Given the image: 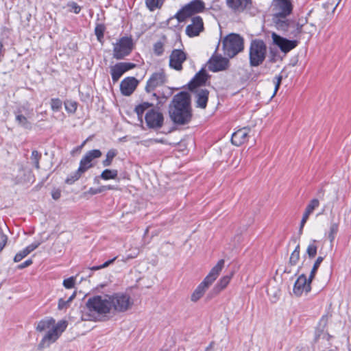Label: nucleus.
<instances>
[{
	"instance_id": "1",
	"label": "nucleus",
	"mask_w": 351,
	"mask_h": 351,
	"mask_svg": "<svg viewBox=\"0 0 351 351\" xmlns=\"http://www.w3.org/2000/svg\"><path fill=\"white\" fill-rule=\"evenodd\" d=\"M67 325L66 321L60 320L56 323L52 317H47L38 322L36 327V331L42 332L47 330L38 346V349L43 350L55 343L66 330Z\"/></svg>"
},
{
	"instance_id": "2",
	"label": "nucleus",
	"mask_w": 351,
	"mask_h": 351,
	"mask_svg": "<svg viewBox=\"0 0 351 351\" xmlns=\"http://www.w3.org/2000/svg\"><path fill=\"white\" fill-rule=\"evenodd\" d=\"M110 295H95L89 298L82 313L84 321H97L101 316L112 313Z\"/></svg>"
},
{
	"instance_id": "3",
	"label": "nucleus",
	"mask_w": 351,
	"mask_h": 351,
	"mask_svg": "<svg viewBox=\"0 0 351 351\" xmlns=\"http://www.w3.org/2000/svg\"><path fill=\"white\" fill-rule=\"evenodd\" d=\"M169 116L176 124L184 125L191 119L190 96L186 92H180L173 97L169 106Z\"/></svg>"
},
{
	"instance_id": "4",
	"label": "nucleus",
	"mask_w": 351,
	"mask_h": 351,
	"mask_svg": "<svg viewBox=\"0 0 351 351\" xmlns=\"http://www.w3.org/2000/svg\"><path fill=\"white\" fill-rule=\"evenodd\" d=\"M225 261L223 259L219 260L217 263L212 268L209 274L206 276L204 280L196 287L191 296V300L196 302L204 294L208 288L217 279L222 269L224 267Z\"/></svg>"
},
{
	"instance_id": "5",
	"label": "nucleus",
	"mask_w": 351,
	"mask_h": 351,
	"mask_svg": "<svg viewBox=\"0 0 351 351\" xmlns=\"http://www.w3.org/2000/svg\"><path fill=\"white\" fill-rule=\"evenodd\" d=\"M267 47L263 40H255L251 43L249 58L251 66H258L265 60Z\"/></svg>"
},
{
	"instance_id": "6",
	"label": "nucleus",
	"mask_w": 351,
	"mask_h": 351,
	"mask_svg": "<svg viewBox=\"0 0 351 351\" xmlns=\"http://www.w3.org/2000/svg\"><path fill=\"white\" fill-rule=\"evenodd\" d=\"M224 53L232 58L243 49V39L239 34H230L223 40Z\"/></svg>"
},
{
	"instance_id": "7",
	"label": "nucleus",
	"mask_w": 351,
	"mask_h": 351,
	"mask_svg": "<svg viewBox=\"0 0 351 351\" xmlns=\"http://www.w3.org/2000/svg\"><path fill=\"white\" fill-rule=\"evenodd\" d=\"M111 311L112 313L125 312L133 305L130 296L126 293H117L110 295Z\"/></svg>"
},
{
	"instance_id": "8",
	"label": "nucleus",
	"mask_w": 351,
	"mask_h": 351,
	"mask_svg": "<svg viewBox=\"0 0 351 351\" xmlns=\"http://www.w3.org/2000/svg\"><path fill=\"white\" fill-rule=\"evenodd\" d=\"M204 8L205 5L202 0H193L177 12L176 18L179 22H182L186 18L202 12Z\"/></svg>"
},
{
	"instance_id": "9",
	"label": "nucleus",
	"mask_w": 351,
	"mask_h": 351,
	"mask_svg": "<svg viewBox=\"0 0 351 351\" xmlns=\"http://www.w3.org/2000/svg\"><path fill=\"white\" fill-rule=\"evenodd\" d=\"M132 47L133 43L130 38H121L113 44V58L117 60L123 59L131 53Z\"/></svg>"
},
{
	"instance_id": "10",
	"label": "nucleus",
	"mask_w": 351,
	"mask_h": 351,
	"mask_svg": "<svg viewBox=\"0 0 351 351\" xmlns=\"http://www.w3.org/2000/svg\"><path fill=\"white\" fill-rule=\"evenodd\" d=\"M147 125L149 128H160L163 125L164 117L162 114L155 109H149L145 117Z\"/></svg>"
},
{
	"instance_id": "11",
	"label": "nucleus",
	"mask_w": 351,
	"mask_h": 351,
	"mask_svg": "<svg viewBox=\"0 0 351 351\" xmlns=\"http://www.w3.org/2000/svg\"><path fill=\"white\" fill-rule=\"evenodd\" d=\"M208 69L213 72H218L227 69L229 60L220 55H213L207 63Z\"/></svg>"
},
{
	"instance_id": "12",
	"label": "nucleus",
	"mask_w": 351,
	"mask_h": 351,
	"mask_svg": "<svg viewBox=\"0 0 351 351\" xmlns=\"http://www.w3.org/2000/svg\"><path fill=\"white\" fill-rule=\"evenodd\" d=\"M311 281L312 280H310V276L307 279L304 274H301L295 282L293 289V293L296 296H300L304 293H308L311 291Z\"/></svg>"
},
{
	"instance_id": "13",
	"label": "nucleus",
	"mask_w": 351,
	"mask_h": 351,
	"mask_svg": "<svg viewBox=\"0 0 351 351\" xmlns=\"http://www.w3.org/2000/svg\"><path fill=\"white\" fill-rule=\"evenodd\" d=\"M136 64L131 62H119L110 67V74L114 82H117L120 77L129 70L134 69Z\"/></svg>"
},
{
	"instance_id": "14",
	"label": "nucleus",
	"mask_w": 351,
	"mask_h": 351,
	"mask_svg": "<svg viewBox=\"0 0 351 351\" xmlns=\"http://www.w3.org/2000/svg\"><path fill=\"white\" fill-rule=\"evenodd\" d=\"M102 154L99 149L88 151L82 158L80 162V167L85 172L94 166L93 160L101 156Z\"/></svg>"
},
{
	"instance_id": "15",
	"label": "nucleus",
	"mask_w": 351,
	"mask_h": 351,
	"mask_svg": "<svg viewBox=\"0 0 351 351\" xmlns=\"http://www.w3.org/2000/svg\"><path fill=\"white\" fill-rule=\"evenodd\" d=\"M186 56L180 49H174L169 56V66L176 71L182 69V64L186 60Z\"/></svg>"
},
{
	"instance_id": "16",
	"label": "nucleus",
	"mask_w": 351,
	"mask_h": 351,
	"mask_svg": "<svg viewBox=\"0 0 351 351\" xmlns=\"http://www.w3.org/2000/svg\"><path fill=\"white\" fill-rule=\"evenodd\" d=\"M166 82V77L162 71L153 73L147 82L145 90L147 93L152 92L156 88L162 86Z\"/></svg>"
},
{
	"instance_id": "17",
	"label": "nucleus",
	"mask_w": 351,
	"mask_h": 351,
	"mask_svg": "<svg viewBox=\"0 0 351 351\" xmlns=\"http://www.w3.org/2000/svg\"><path fill=\"white\" fill-rule=\"evenodd\" d=\"M204 30V23L202 19L199 16H194L191 19V23L186 27V34L189 37L198 36Z\"/></svg>"
},
{
	"instance_id": "18",
	"label": "nucleus",
	"mask_w": 351,
	"mask_h": 351,
	"mask_svg": "<svg viewBox=\"0 0 351 351\" xmlns=\"http://www.w3.org/2000/svg\"><path fill=\"white\" fill-rule=\"evenodd\" d=\"M271 37L274 43L280 49V50L285 53L289 52L297 46V41L289 40L287 38L281 37L276 33H273Z\"/></svg>"
},
{
	"instance_id": "19",
	"label": "nucleus",
	"mask_w": 351,
	"mask_h": 351,
	"mask_svg": "<svg viewBox=\"0 0 351 351\" xmlns=\"http://www.w3.org/2000/svg\"><path fill=\"white\" fill-rule=\"evenodd\" d=\"M226 5L233 12L240 14L252 6V0H226Z\"/></svg>"
},
{
	"instance_id": "20",
	"label": "nucleus",
	"mask_w": 351,
	"mask_h": 351,
	"mask_svg": "<svg viewBox=\"0 0 351 351\" xmlns=\"http://www.w3.org/2000/svg\"><path fill=\"white\" fill-rule=\"evenodd\" d=\"M273 5L276 16H288L292 11L290 0H273Z\"/></svg>"
},
{
	"instance_id": "21",
	"label": "nucleus",
	"mask_w": 351,
	"mask_h": 351,
	"mask_svg": "<svg viewBox=\"0 0 351 351\" xmlns=\"http://www.w3.org/2000/svg\"><path fill=\"white\" fill-rule=\"evenodd\" d=\"M138 80L134 77H128L123 79L120 84V90L125 96L130 95L138 85Z\"/></svg>"
},
{
	"instance_id": "22",
	"label": "nucleus",
	"mask_w": 351,
	"mask_h": 351,
	"mask_svg": "<svg viewBox=\"0 0 351 351\" xmlns=\"http://www.w3.org/2000/svg\"><path fill=\"white\" fill-rule=\"evenodd\" d=\"M306 19H301L298 21H290L287 33L290 36L298 37L303 32V27L306 23Z\"/></svg>"
},
{
	"instance_id": "23",
	"label": "nucleus",
	"mask_w": 351,
	"mask_h": 351,
	"mask_svg": "<svg viewBox=\"0 0 351 351\" xmlns=\"http://www.w3.org/2000/svg\"><path fill=\"white\" fill-rule=\"evenodd\" d=\"M250 129L247 128H243L238 130L234 132L232 135L231 142L236 146H239L247 141Z\"/></svg>"
},
{
	"instance_id": "24",
	"label": "nucleus",
	"mask_w": 351,
	"mask_h": 351,
	"mask_svg": "<svg viewBox=\"0 0 351 351\" xmlns=\"http://www.w3.org/2000/svg\"><path fill=\"white\" fill-rule=\"evenodd\" d=\"M209 91L206 88H197L195 90L196 107L206 108L208 100Z\"/></svg>"
},
{
	"instance_id": "25",
	"label": "nucleus",
	"mask_w": 351,
	"mask_h": 351,
	"mask_svg": "<svg viewBox=\"0 0 351 351\" xmlns=\"http://www.w3.org/2000/svg\"><path fill=\"white\" fill-rule=\"evenodd\" d=\"M206 80H207L206 73L204 70L202 69L197 73H196V75L194 76V77L189 82V88L191 90H193L195 88H197L198 86H200L204 84Z\"/></svg>"
},
{
	"instance_id": "26",
	"label": "nucleus",
	"mask_w": 351,
	"mask_h": 351,
	"mask_svg": "<svg viewBox=\"0 0 351 351\" xmlns=\"http://www.w3.org/2000/svg\"><path fill=\"white\" fill-rule=\"evenodd\" d=\"M40 245V243L39 241H35V242L32 243V244L29 245L25 248H24L23 250H21L19 252L16 254V255L14 257V263L20 262L23 258L26 257L32 251L36 250Z\"/></svg>"
},
{
	"instance_id": "27",
	"label": "nucleus",
	"mask_w": 351,
	"mask_h": 351,
	"mask_svg": "<svg viewBox=\"0 0 351 351\" xmlns=\"http://www.w3.org/2000/svg\"><path fill=\"white\" fill-rule=\"evenodd\" d=\"M286 16H276V14H274L273 20L276 27L278 30L287 32L290 20L287 19Z\"/></svg>"
},
{
	"instance_id": "28",
	"label": "nucleus",
	"mask_w": 351,
	"mask_h": 351,
	"mask_svg": "<svg viewBox=\"0 0 351 351\" xmlns=\"http://www.w3.org/2000/svg\"><path fill=\"white\" fill-rule=\"evenodd\" d=\"M232 276H233V274L231 273L230 275H226V276H223L219 280V282L217 283V285H215V287L213 289V291L216 293H218L227 287V285L229 284Z\"/></svg>"
},
{
	"instance_id": "29",
	"label": "nucleus",
	"mask_w": 351,
	"mask_h": 351,
	"mask_svg": "<svg viewBox=\"0 0 351 351\" xmlns=\"http://www.w3.org/2000/svg\"><path fill=\"white\" fill-rule=\"evenodd\" d=\"M75 296L76 292L74 291L66 300L64 298H60L58 300V308L59 310L68 308L71 305V302L75 298Z\"/></svg>"
},
{
	"instance_id": "30",
	"label": "nucleus",
	"mask_w": 351,
	"mask_h": 351,
	"mask_svg": "<svg viewBox=\"0 0 351 351\" xmlns=\"http://www.w3.org/2000/svg\"><path fill=\"white\" fill-rule=\"evenodd\" d=\"M84 173L85 171L79 167L76 171L68 176L65 180V182L68 184H73L75 182L78 180L82 176V175Z\"/></svg>"
},
{
	"instance_id": "31",
	"label": "nucleus",
	"mask_w": 351,
	"mask_h": 351,
	"mask_svg": "<svg viewBox=\"0 0 351 351\" xmlns=\"http://www.w3.org/2000/svg\"><path fill=\"white\" fill-rule=\"evenodd\" d=\"M117 150L115 149H110L108 151L106 155V159L102 161L104 167H109L111 165L114 158L117 155Z\"/></svg>"
},
{
	"instance_id": "32",
	"label": "nucleus",
	"mask_w": 351,
	"mask_h": 351,
	"mask_svg": "<svg viewBox=\"0 0 351 351\" xmlns=\"http://www.w3.org/2000/svg\"><path fill=\"white\" fill-rule=\"evenodd\" d=\"M117 176V170L106 169L101 172L100 178L104 180H108L111 179H116Z\"/></svg>"
},
{
	"instance_id": "33",
	"label": "nucleus",
	"mask_w": 351,
	"mask_h": 351,
	"mask_svg": "<svg viewBox=\"0 0 351 351\" xmlns=\"http://www.w3.org/2000/svg\"><path fill=\"white\" fill-rule=\"evenodd\" d=\"M152 106V104L149 102H143L135 108V112H136L138 117H142L143 113L145 110H149L150 107Z\"/></svg>"
},
{
	"instance_id": "34",
	"label": "nucleus",
	"mask_w": 351,
	"mask_h": 351,
	"mask_svg": "<svg viewBox=\"0 0 351 351\" xmlns=\"http://www.w3.org/2000/svg\"><path fill=\"white\" fill-rule=\"evenodd\" d=\"M165 38L163 37L160 40L154 45V52L156 56H161L164 52V45L165 44Z\"/></svg>"
},
{
	"instance_id": "35",
	"label": "nucleus",
	"mask_w": 351,
	"mask_h": 351,
	"mask_svg": "<svg viewBox=\"0 0 351 351\" xmlns=\"http://www.w3.org/2000/svg\"><path fill=\"white\" fill-rule=\"evenodd\" d=\"M16 120L18 122V123L23 128L28 130H30L32 128L31 123L27 120V119L25 116L22 114H18L16 117Z\"/></svg>"
},
{
	"instance_id": "36",
	"label": "nucleus",
	"mask_w": 351,
	"mask_h": 351,
	"mask_svg": "<svg viewBox=\"0 0 351 351\" xmlns=\"http://www.w3.org/2000/svg\"><path fill=\"white\" fill-rule=\"evenodd\" d=\"M300 259V245H298L289 258V263L295 265Z\"/></svg>"
},
{
	"instance_id": "37",
	"label": "nucleus",
	"mask_w": 351,
	"mask_h": 351,
	"mask_svg": "<svg viewBox=\"0 0 351 351\" xmlns=\"http://www.w3.org/2000/svg\"><path fill=\"white\" fill-rule=\"evenodd\" d=\"M316 241L313 240L308 245L306 249V253L309 258H314L316 256L317 247L315 245Z\"/></svg>"
},
{
	"instance_id": "38",
	"label": "nucleus",
	"mask_w": 351,
	"mask_h": 351,
	"mask_svg": "<svg viewBox=\"0 0 351 351\" xmlns=\"http://www.w3.org/2000/svg\"><path fill=\"white\" fill-rule=\"evenodd\" d=\"M146 5L147 8L153 11L156 8H160L163 3V0H146Z\"/></svg>"
},
{
	"instance_id": "39",
	"label": "nucleus",
	"mask_w": 351,
	"mask_h": 351,
	"mask_svg": "<svg viewBox=\"0 0 351 351\" xmlns=\"http://www.w3.org/2000/svg\"><path fill=\"white\" fill-rule=\"evenodd\" d=\"M77 104L76 101L72 100H66L64 102L65 110L69 113H74L77 110Z\"/></svg>"
},
{
	"instance_id": "40",
	"label": "nucleus",
	"mask_w": 351,
	"mask_h": 351,
	"mask_svg": "<svg viewBox=\"0 0 351 351\" xmlns=\"http://www.w3.org/2000/svg\"><path fill=\"white\" fill-rule=\"evenodd\" d=\"M50 106L53 112H58L62 108V102L58 98H52L50 101Z\"/></svg>"
},
{
	"instance_id": "41",
	"label": "nucleus",
	"mask_w": 351,
	"mask_h": 351,
	"mask_svg": "<svg viewBox=\"0 0 351 351\" xmlns=\"http://www.w3.org/2000/svg\"><path fill=\"white\" fill-rule=\"evenodd\" d=\"M323 260H324V258L322 256H319L317 258V260L315 261V262L314 263V265L313 266V268H312L310 275H309L310 280H313V278L315 277V274H316L320 264L323 261Z\"/></svg>"
},
{
	"instance_id": "42",
	"label": "nucleus",
	"mask_w": 351,
	"mask_h": 351,
	"mask_svg": "<svg viewBox=\"0 0 351 351\" xmlns=\"http://www.w3.org/2000/svg\"><path fill=\"white\" fill-rule=\"evenodd\" d=\"M339 225L337 223H332L330 227V232L328 234V239L330 243H332L335 240V235L338 232Z\"/></svg>"
},
{
	"instance_id": "43",
	"label": "nucleus",
	"mask_w": 351,
	"mask_h": 351,
	"mask_svg": "<svg viewBox=\"0 0 351 351\" xmlns=\"http://www.w3.org/2000/svg\"><path fill=\"white\" fill-rule=\"evenodd\" d=\"M41 157V154L36 150H34L32 152L31 160L34 165V167L38 169L40 168L39 166V160Z\"/></svg>"
},
{
	"instance_id": "44",
	"label": "nucleus",
	"mask_w": 351,
	"mask_h": 351,
	"mask_svg": "<svg viewBox=\"0 0 351 351\" xmlns=\"http://www.w3.org/2000/svg\"><path fill=\"white\" fill-rule=\"evenodd\" d=\"M105 31V26L102 24H98L95 29V33L99 41H101L104 38V33Z\"/></svg>"
},
{
	"instance_id": "45",
	"label": "nucleus",
	"mask_w": 351,
	"mask_h": 351,
	"mask_svg": "<svg viewBox=\"0 0 351 351\" xmlns=\"http://www.w3.org/2000/svg\"><path fill=\"white\" fill-rule=\"evenodd\" d=\"M8 242V237L0 228V253L3 251Z\"/></svg>"
},
{
	"instance_id": "46",
	"label": "nucleus",
	"mask_w": 351,
	"mask_h": 351,
	"mask_svg": "<svg viewBox=\"0 0 351 351\" xmlns=\"http://www.w3.org/2000/svg\"><path fill=\"white\" fill-rule=\"evenodd\" d=\"M319 206V202L317 199H313L306 206V209L311 211L312 213L315 208Z\"/></svg>"
},
{
	"instance_id": "47",
	"label": "nucleus",
	"mask_w": 351,
	"mask_h": 351,
	"mask_svg": "<svg viewBox=\"0 0 351 351\" xmlns=\"http://www.w3.org/2000/svg\"><path fill=\"white\" fill-rule=\"evenodd\" d=\"M282 77L280 75H276L274 77V83L275 84V88H274V94H273L272 97H274L276 94L277 91L278 90L280 84H281V82H282Z\"/></svg>"
},
{
	"instance_id": "48",
	"label": "nucleus",
	"mask_w": 351,
	"mask_h": 351,
	"mask_svg": "<svg viewBox=\"0 0 351 351\" xmlns=\"http://www.w3.org/2000/svg\"><path fill=\"white\" fill-rule=\"evenodd\" d=\"M75 279L74 277H70L64 280L63 285L66 289H71L74 287Z\"/></svg>"
},
{
	"instance_id": "49",
	"label": "nucleus",
	"mask_w": 351,
	"mask_h": 351,
	"mask_svg": "<svg viewBox=\"0 0 351 351\" xmlns=\"http://www.w3.org/2000/svg\"><path fill=\"white\" fill-rule=\"evenodd\" d=\"M163 143L164 141L162 139H157V138H150L146 141H144L142 144L145 146H149L150 145H152L154 143Z\"/></svg>"
},
{
	"instance_id": "50",
	"label": "nucleus",
	"mask_w": 351,
	"mask_h": 351,
	"mask_svg": "<svg viewBox=\"0 0 351 351\" xmlns=\"http://www.w3.org/2000/svg\"><path fill=\"white\" fill-rule=\"evenodd\" d=\"M32 263H33V261H32V259H27L25 262H23L21 265H19L18 266V268L20 269H24V268L31 265L32 264Z\"/></svg>"
},
{
	"instance_id": "51",
	"label": "nucleus",
	"mask_w": 351,
	"mask_h": 351,
	"mask_svg": "<svg viewBox=\"0 0 351 351\" xmlns=\"http://www.w3.org/2000/svg\"><path fill=\"white\" fill-rule=\"evenodd\" d=\"M104 191V186H100L99 188L98 189H93V188H90V190H89V193L92 195H95V194H97V193H102Z\"/></svg>"
},
{
	"instance_id": "52",
	"label": "nucleus",
	"mask_w": 351,
	"mask_h": 351,
	"mask_svg": "<svg viewBox=\"0 0 351 351\" xmlns=\"http://www.w3.org/2000/svg\"><path fill=\"white\" fill-rule=\"evenodd\" d=\"M51 196L53 199L57 200L61 196V191L59 189H54L51 192Z\"/></svg>"
},
{
	"instance_id": "53",
	"label": "nucleus",
	"mask_w": 351,
	"mask_h": 351,
	"mask_svg": "<svg viewBox=\"0 0 351 351\" xmlns=\"http://www.w3.org/2000/svg\"><path fill=\"white\" fill-rule=\"evenodd\" d=\"M308 217L303 215L302 216V220H301V222H300V229H299V233L300 234H302V230H303V228L306 223V222L307 221Z\"/></svg>"
},
{
	"instance_id": "54",
	"label": "nucleus",
	"mask_w": 351,
	"mask_h": 351,
	"mask_svg": "<svg viewBox=\"0 0 351 351\" xmlns=\"http://www.w3.org/2000/svg\"><path fill=\"white\" fill-rule=\"evenodd\" d=\"M71 6L74 13H75V14H78L81 10V8L79 5H77V3H75L74 2H73L71 4Z\"/></svg>"
},
{
	"instance_id": "55",
	"label": "nucleus",
	"mask_w": 351,
	"mask_h": 351,
	"mask_svg": "<svg viewBox=\"0 0 351 351\" xmlns=\"http://www.w3.org/2000/svg\"><path fill=\"white\" fill-rule=\"evenodd\" d=\"M116 258H117V257H114L113 258H112V259H110L109 261H106L104 264L100 265V267H101V269L107 267L111 263H112L116 260Z\"/></svg>"
},
{
	"instance_id": "56",
	"label": "nucleus",
	"mask_w": 351,
	"mask_h": 351,
	"mask_svg": "<svg viewBox=\"0 0 351 351\" xmlns=\"http://www.w3.org/2000/svg\"><path fill=\"white\" fill-rule=\"evenodd\" d=\"M137 256V254H129L127 256V257L125 258V261H128V260H130V259H132V258H134L135 257H136Z\"/></svg>"
},
{
	"instance_id": "57",
	"label": "nucleus",
	"mask_w": 351,
	"mask_h": 351,
	"mask_svg": "<svg viewBox=\"0 0 351 351\" xmlns=\"http://www.w3.org/2000/svg\"><path fill=\"white\" fill-rule=\"evenodd\" d=\"M104 186V191H106V190H112L114 189V187L113 186H111V185H108V186Z\"/></svg>"
},
{
	"instance_id": "58",
	"label": "nucleus",
	"mask_w": 351,
	"mask_h": 351,
	"mask_svg": "<svg viewBox=\"0 0 351 351\" xmlns=\"http://www.w3.org/2000/svg\"><path fill=\"white\" fill-rule=\"evenodd\" d=\"M311 214H312V213H311V211L308 210L306 208V209H305V211H304V214H303V215H304V216H306V217H309L310 215H311Z\"/></svg>"
},
{
	"instance_id": "59",
	"label": "nucleus",
	"mask_w": 351,
	"mask_h": 351,
	"mask_svg": "<svg viewBox=\"0 0 351 351\" xmlns=\"http://www.w3.org/2000/svg\"><path fill=\"white\" fill-rule=\"evenodd\" d=\"M101 269V267H100V265H99V266H95V267H93L91 268V269H92V270H98V269Z\"/></svg>"
},
{
	"instance_id": "60",
	"label": "nucleus",
	"mask_w": 351,
	"mask_h": 351,
	"mask_svg": "<svg viewBox=\"0 0 351 351\" xmlns=\"http://www.w3.org/2000/svg\"><path fill=\"white\" fill-rule=\"evenodd\" d=\"M211 348H212V343H210V346L206 348V351H212Z\"/></svg>"
},
{
	"instance_id": "61",
	"label": "nucleus",
	"mask_w": 351,
	"mask_h": 351,
	"mask_svg": "<svg viewBox=\"0 0 351 351\" xmlns=\"http://www.w3.org/2000/svg\"><path fill=\"white\" fill-rule=\"evenodd\" d=\"M338 4H339V2H337V3L335 5V6L334 8V10L336 9V8L337 7Z\"/></svg>"
},
{
	"instance_id": "62",
	"label": "nucleus",
	"mask_w": 351,
	"mask_h": 351,
	"mask_svg": "<svg viewBox=\"0 0 351 351\" xmlns=\"http://www.w3.org/2000/svg\"><path fill=\"white\" fill-rule=\"evenodd\" d=\"M86 141L83 142V143L82 144L81 147L84 146V145L86 143Z\"/></svg>"
},
{
	"instance_id": "63",
	"label": "nucleus",
	"mask_w": 351,
	"mask_h": 351,
	"mask_svg": "<svg viewBox=\"0 0 351 351\" xmlns=\"http://www.w3.org/2000/svg\"><path fill=\"white\" fill-rule=\"evenodd\" d=\"M153 97H156V93H153Z\"/></svg>"
},
{
	"instance_id": "64",
	"label": "nucleus",
	"mask_w": 351,
	"mask_h": 351,
	"mask_svg": "<svg viewBox=\"0 0 351 351\" xmlns=\"http://www.w3.org/2000/svg\"><path fill=\"white\" fill-rule=\"evenodd\" d=\"M329 351H335V350H329Z\"/></svg>"
}]
</instances>
